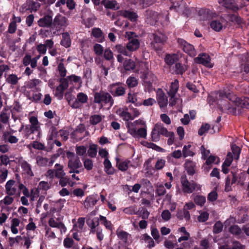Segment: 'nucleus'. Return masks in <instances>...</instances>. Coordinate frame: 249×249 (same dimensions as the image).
<instances>
[{"instance_id": "338daca9", "label": "nucleus", "mask_w": 249, "mask_h": 249, "mask_svg": "<svg viewBox=\"0 0 249 249\" xmlns=\"http://www.w3.org/2000/svg\"><path fill=\"white\" fill-rule=\"evenodd\" d=\"M209 214L206 212H203L198 216L197 220L200 222H205L209 218Z\"/></svg>"}, {"instance_id": "774afa93", "label": "nucleus", "mask_w": 249, "mask_h": 249, "mask_svg": "<svg viewBox=\"0 0 249 249\" xmlns=\"http://www.w3.org/2000/svg\"><path fill=\"white\" fill-rule=\"evenodd\" d=\"M231 249H245V246L242 245L240 242L233 241Z\"/></svg>"}, {"instance_id": "4d7b16f0", "label": "nucleus", "mask_w": 249, "mask_h": 249, "mask_svg": "<svg viewBox=\"0 0 249 249\" xmlns=\"http://www.w3.org/2000/svg\"><path fill=\"white\" fill-rule=\"evenodd\" d=\"M65 90V89L63 88L61 86H57L55 91V96L58 99H62Z\"/></svg>"}, {"instance_id": "9b49d317", "label": "nucleus", "mask_w": 249, "mask_h": 249, "mask_svg": "<svg viewBox=\"0 0 249 249\" xmlns=\"http://www.w3.org/2000/svg\"><path fill=\"white\" fill-rule=\"evenodd\" d=\"M145 22L151 25H155L159 19L160 15L156 11L148 10L144 14Z\"/></svg>"}, {"instance_id": "f704fd0d", "label": "nucleus", "mask_w": 249, "mask_h": 249, "mask_svg": "<svg viewBox=\"0 0 249 249\" xmlns=\"http://www.w3.org/2000/svg\"><path fill=\"white\" fill-rule=\"evenodd\" d=\"M224 19L213 20L210 24L211 27L215 31L219 32L223 28L222 22Z\"/></svg>"}, {"instance_id": "680f3d73", "label": "nucleus", "mask_w": 249, "mask_h": 249, "mask_svg": "<svg viewBox=\"0 0 249 249\" xmlns=\"http://www.w3.org/2000/svg\"><path fill=\"white\" fill-rule=\"evenodd\" d=\"M87 151V148L84 145L76 146V153L78 156H83Z\"/></svg>"}, {"instance_id": "13d9d810", "label": "nucleus", "mask_w": 249, "mask_h": 249, "mask_svg": "<svg viewBox=\"0 0 249 249\" xmlns=\"http://www.w3.org/2000/svg\"><path fill=\"white\" fill-rule=\"evenodd\" d=\"M126 84L129 88H133L138 85V81L134 77H129L126 80Z\"/></svg>"}, {"instance_id": "393cba45", "label": "nucleus", "mask_w": 249, "mask_h": 249, "mask_svg": "<svg viewBox=\"0 0 249 249\" xmlns=\"http://www.w3.org/2000/svg\"><path fill=\"white\" fill-rule=\"evenodd\" d=\"M11 132L6 131L3 133L2 139L5 142H9L10 143H16L18 142V139L15 136L11 135Z\"/></svg>"}, {"instance_id": "7c9ffc66", "label": "nucleus", "mask_w": 249, "mask_h": 249, "mask_svg": "<svg viewBox=\"0 0 249 249\" xmlns=\"http://www.w3.org/2000/svg\"><path fill=\"white\" fill-rule=\"evenodd\" d=\"M62 38L60 42V44L65 48L69 47L71 45V39L70 36L68 33L66 32L62 34Z\"/></svg>"}, {"instance_id": "2f4dec72", "label": "nucleus", "mask_w": 249, "mask_h": 249, "mask_svg": "<svg viewBox=\"0 0 249 249\" xmlns=\"http://www.w3.org/2000/svg\"><path fill=\"white\" fill-rule=\"evenodd\" d=\"M41 82V81L38 79H33L26 83V86L28 89H35L37 91H38L40 89L37 88V86H38Z\"/></svg>"}, {"instance_id": "4c0bfd02", "label": "nucleus", "mask_w": 249, "mask_h": 249, "mask_svg": "<svg viewBox=\"0 0 249 249\" xmlns=\"http://www.w3.org/2000/svg\"><path fill=\"white\" fill-rule=\"evenodd\" d=\"M229 231L235 236H238L242 233V229L237 225H232L230 227Z\"/></svg>"}, {"instance_id": "bf43d9fd", "label": "nucleus", "mask_w": 249, "mask_h": 249, "mask_svg": "<svg viewBox=\"0 0 249 249\" xmlns=\"http://www.w3.org/2000/svg\"><path fill=\"white\" fill-rule=\"evenodd\" d=\"M130 162L129 160H125L121 162L118 165V169L121 171H126L128 168V163Z\"/></svg>"}, {"instance_id": "5fc2aeb1", "label": "nucleus", "mask_w": 249, "mask_h": 249, "mask_svg": "<svg viewBox=\"0 0 249 249\" xmlns=\"http://www.w3.org/2000/svg\"><path fill=\"white\" fill-rule=\"evenodd\" d=\"M49 160L47 158L42 157H37L36 158V163L39 166H45L47 165Z\"/></svg>"}, {"instance_id": "c03bdc74", "label": "nucleus", "mask_w": 249, "mask_h": 249, "mask_svg": "<svg viewBox=\"0 0 249 249\" xmlns=\"http://www.w3.org/2000/svg\"><path fill=\"white\" fill-rule=\"evenodd\" d=\"M124 67L126 71L133 70L135 68V63L131 59H127L125 60Z\"/></svg>"}, {"instance_id": "58836bf2", "label": "nucleus", "mask_w": 249, "mask_h": 249, "mask_svg": "<svg viewBox=\"0 0 249 249\" xmlns=\"http://www.w3.org/2000/svg\"><path fill=\"white\" fill-rule=\"evenodd\" d=\"M55 167L56 168L55 171V177L58 178L64 177L65 176V173L63 170V166L60 165L59 164L56 163L55 165Z\"/></svg>"}, {"instance_id": "a211bd4d", "label": "nucleus", "mask_w": 249, "mask_h": 249, "mask_svg": "<svg viewBox=\"0 0 249 249\" xmlns=\"http://www.w3.org/2000/svg\"><path fill=\"white\" fill-rule=\"evenodd\" d=\"M116 15L117 16H120L127 18L131 21H135L137 18V15L136 13L126 10L118 11L116 12Z\"/></svg>"}, {"instance_id": "473e14b6", "label": "nucleus", "mask_w": 249, "mask_h": 249, "mask_svg": "<svg viewBox=\"0 0 249 249\" xmlns=\"http://www.w3.org/2000/svg\"><path fill=\"white\" fill-rule=\"evenodd\" d=\"M165 62L168 65H172L178 60V55L177 54H168L165 57Z\"/></svg>"}, {"instance_id": "b1692460", "label": "nucleus", "mask_w": 249, "mask_h": 249, "mask_svg": "<svg viewBox=\"0 0 249 249\" xmlns=\"http://www.w3.org/2000/svg\"><path fill=\"white\" fill-rule=\"evenodd\" d=\"M199 15L201 17L202 20H209L213 17V15H215V13H213L212 11L207 9H202L199 11Z\"/></svg>"}, {"instance_id": "a19ab883", "label": "nucleus", "mask_w": 249, "mask_h": 249, "mask_svg": "<svg viewBox=\"0 0 249 249\" xmlns=\"http://www.w3.org/2000/svg\"><path fill=\"white\" fill-rule=\"evenodd\" d=\"M97 145L95 144H92L89 145V149L88 150L89 156L90 158H95L97 155Z\"/></svg>"}, {"instance_id": "dca6fc26", "label": "nucleus", "mask_w": 249, "mask_h": 249, "mask_svg": "<svg viewBox=\"0 0 249 249\" xmlns=\"http://www.w3.org/2000/svg\"><path fill=\"white\" fill-rule=\"evenodd\" d=\"M218 2L222 6L233 12H236L239 9L238 6L234 0H218Z\"/></svg>"}, {"instance_id": "412c9836", "label": "nucleus", "mask_w": 249, "mask_h": 249, "mask_svg": "<svg viewBox=\"0 0 249 249\" xmlns=\"http://www.w3.org/2000/svg\"><path fill=\"white\" fill-rule=\"evenodd\" d=\"M157 99L160 107H164L167 106L168 104L167 98L161 90L157 92Z\"/></svg>"}, {"instance_id": "69168bd1", "label": "nucleus", "mask_w": 249, "mask_h": 249, "mask_svg": "<svg viewBox=\"0 0 249 249\" xmlns=\"http://www.w3.org/2000/svg\"><path fill=\"white\" fill-rule=\"evenodd\" d=\"M93 50L95 53L98 55H102L104 51L103 47L99 44H95L94 45Z\"/></svg>"}, {"instance_id": "f8f14e48", "label": "nucleus", "mask_w": 249, "mask_h": 249, "mask_svg": "<svg viewBox=\"0 0 249 249\" xmlns=\"http://www.w3.org/2000/svg\"><path fill=\"white\" fill-rule=\"evenodd\" d=\"M128 132L134 138H145L147 135L146 129L144 127L137 129L134 127H128Z\"/></svg>"}, {"instance_id": "603ef678", "label": "nucleus", "mask_w": 249, "mask_h": 249, "mask_svg": "<svg viewBox=\"0 0 249 249\" xmlns=\"http://www.w3.org/2000/svg\"><path fill=\"white\" fill-rule=\"evenodd\" d=\"M18 78L16 74H10L6 79V82L12 85H16L18 82Z\"/></svg>"}, {"instance_id": "a18cd8bd", "label": "nucleus", "mask_w": 249, "mask_h": 249, "mask_svg": "<svg viewBox=\"0 0 249 249\" xmlns=\"http://www.w3.org/2000/svg\"><path fill=\"white\" fill-rule=\"evenodd\" d=\"M100 220L102 224H103L106 229L112 230V224L110 221L107 220L106 217L103 215H100Z\"/></svg>"}, {"instance_id": "8fccbe9b", "label": "nucleus", "mask_w": 249, "mask_h": 249, "mask_svg": "<svg viewBox=\"0 0 249 249\" xmlns=\"http://www.w3.org/2000/svg\"><path fill=\"white\" fill-rule=\"evenodd\" d=\"M211 128V125L208 124H203L200 128L198 129V134L202 136L205 132H207Z\"/></svg>"}, {"instance_id": "de8ad7c7", "label": "nucleus", "mask_w": 249, "mask_h": 249, "mask_svg": "<svg viewBox=\"0 0 249 249\" xmlns=\"http://www.w3.org/2000/svg\"><path fill=\"white\" fill-rule=\"evenodd\" d=\"M156 127L159 131L160 135H162L165 137H168V135L171 132L168 131V130L164 127L161 124H156Z\"/></svg>"}, {"instance_id": "f3484780", "label": "nucleus", "mask_w": 249, "mask_h": 249, "mask_svg": "<svg viewBox=\"0 0 249 249\" xmlns=\"http://www.w3.org/2000/svg\"><path fill=\"white\" fill-rule=\"evenodd\" d=\"M52 16L49 15H46L40 18L37 21L39 27L44 28H50L53 25Z\"/></svg>"}, {"instance_id": "c756f323", "label": "nucleus", "mask_w": 249, "mask_h": 249, "mask_svg": "<svg viewBox=\"0 0 249 249\" xmlns=\"http://www.w3.org/2000/svg\"><path fill=\"white\" fill-rule=\"evenodd\" d=\"M21 167L23 171L28 176L32 177L34 176L33 172L32 170L31 165L27 161L24 160L21 163Z\"/></svg>"}, {"instance_id": "49530a36", "label": "nucleus", "mask_w": 249, "mask_h": 249, "mask_svg": "<svg viewBox=\"0 0 249 249\" xmlns=\"http://www.w3.org/2000/svg\"><path fill=\"white\" fill-rule=\"evenodd\" d=\"M99 220L100 218L97 217H95L92 219H88L87 220V224L90 229H95L99 225Z\"/></svg>"}, {"instance_id": "79ce46f5", "label": "nucleus", "mask_w": 249, "mask_h": 249, "mask_svg": "<svg viewBox=\"0 0 249 249\" xmlns=\"http://www.w3.org/2000/svg\"><path fill=\"white\" fill-rule=\"evenodd\" d=\"M194 200L197 205L202 207L206 202V197L201 195H196L195 196Z\"/></svg>"}, {"instance_id": "9d476101", "label": "nucleus", "mask_w": 249, "mask_h": 249, "mask_svg": "<svg viewBox=\"0 0 249 249\" xmlns=\"http://www.w3.org/2000/svg\"><path fill=\"white\" fill-rule=\"evenodd\" d=\"M108 90L114 97L122 96L125 92L123 84L120 82L110 85L108 87Z\"/></svg>"}, {"instance_id": "c9c22d12", "label": "nucleus", "mask_w": 249, "mask_h": 249, "mask_svg": "<svg viewBox=\"0 0 249 249\" xmlns=\"http://www.w3.org/2000/svg\"><path fill=\"white\" fill-rule=\"evenodd\" d=\"M104 170L108 175H112L114 173V169L112 167L111 162L108 159H105L104 161Z\"/></svg>"}, {"instance_id": "bb28decb", "label": "nucleus", "mask_w": 249, "mask_h": 249, "mask_svg": "<svg viewBox=\"0 0 249 249\" xmlns=\"http://www.w3.org/2000/svg\"><path fill=\"white\" fill-rule=\"evenodd\" d=\"M170 98L169 102V107L173 108H181L182 100L179 98H176L175 96H170Z\"/></svg>"}, {"instance_id": "ea45409f", "label": "nucleus", "mask_w": 249, "mask_h": 249, "mask_svg": "<svg viewBox=\"0 0 249 249\" xmlns=\"http://www.w3.org/2000/svg\"><path fill=\"white\" fill-rule=\"evenodd\" d=\"M127 50L126 46H123L121 44L116 45L115 47L114 50L115 51L118 53H120L125 56H128L129 53Z\"/></svg>"}, {"instance_id": "0e129e2a", "label": "nucleus", "mask_w": 249, "mask_h": 249, "mask_svg": "<svg viewBox=\"0 0 249 249\" xmlns=\"http://www.w3.org/2000/svg\"><path fill=\"white\" fill-rule=\"evenodd\" d=\"M102 120L101 116L99 115H94L90 118V123L91 124L95 125L100 123Z\"/></svg>"}, {"instance_id": "052dcab7", "label": "nucleus", "mask_w": 249, "mask_h": 249, "mask_svg": "<svg viewBox=\"0 0 249 249\" xmlns=\"http://www.w3.org/2000/svg\"><path fill=\"white\" fill-rule=\"evenodd\" d=\"M58 70L60 75L62 77H65L66 75L67 70H66V69L64 66V65L63 63L61 62L58 64Z\"/></svg>"}, {"instance_id": "e433bc0d", "label": "nucleus", "mask_w": 249, "mask_h": 249, "mask_svg": "<svg viewBox=\"0 0 249 249\" xmlns=\"http://www.w3.org/2000/svg\"><path fill=\"white\" fill-rule=\"evenodd\" d=\"M174 72L177 74H183L187 69V67L185 65L180 63H177L174 67Z\"/></svg>"}, {"instance_id": "ddd939ff", "label": "nucleus", "mask_w": 249, "mask_h": 249, "mask_svg": "<svg viewBox=\"0 0 249 249\" xmlns=\"http://www.w3.org/2000/svg\"><path fill=\"white\" fill-rule=\"evenodd\" d=\"M53 25L57 30H59L67 25V19L65 17L58 14L53 20Z\"/></svg>"}, {"instance_id": "6ab92c4d", "label": "nucleus", "mask_w": 249, "mask_h": 249, "mask_svg": "<svg viewBox=\"0 0 249 249\" xmlns=\"http://www.w3.org/2000/svg\"><path fill=\"white\" fill-rule=\"evenodd\" d=\"M127 110H117V112L119 111L121 116L123 117V119L125 120L128 121L129 120H133L135 117H138L140 113L138 110H134V112L133 114H131L130 113L127 111Z\"/></svg>"}, {"instance_id": "f03ea898", "label": "nucleus", "mask_w": 249, "mask_h": 249, "mask_svg": "<svg viewBox=\"0 0 249 249\" xmlns=\"http://www.w3.org/2000/svg\"><path fill=\"white\" fill-rule=\"evenodd\" d=\"M181 183L182 186V191L184 194H190L195 191L201 190V187L199 184L194 180L189 181L185 177H181Z\"/></svg>"}, {"instance_id": "2eb2a0df", "label": "nucleus", "mask_w": 249, "mask_h": 249, "mask_svg": "<svg viewBox=\"0 0 249 249\" xmlns=\"http://www.w3.org/2000/svg\"><path fill=\"white\" fill-rule=\"evenodd\" d=\"M143 76L145 86L149 90H150L152 87V83H156L157 81V77L151 71L144 73Z\"/></svg>"}, {"instance_id": "1a4fd4ad", "label": "nucleus", "mask_w": 249, "mask_h": 249, "mask_svg": "<svg viewBox=\"0 0 249 249\" xmlns=\"http://www.w3.org/2000/svg\"><path fill=\"white\" fill-rule=\"evenodd\" d=\"M68 167L69 169V173L79 174L84 171L83 165L80 159L76 156L75 160L68 161Z\"/></svg>"}, {"instance_id": "f257e3e1", "label": "nucleus", "mask_w": 249, "mask_h": 249, "mask_svg": "<svg viewBox=\"0 0 249 249\" xmlns=\"http://www.w3.org/2000/svg\"><path fill=\"white\" fill-rule=\"evenodd\" d=\"M230 101L236 107L244 109H249V99L237 97L230 93H227L225 90H219L212 92L207 98L208 103L211 107L219 109L226 108Z\"/></svg>"}, {"instance_id": "20e7f679", "label": "nucleus", "mask_w": 249, "mask_h": 249, "mask_svg": "<svg viewBox=\"0 0 249 249\" xmlns=\"http://www.w3.org/2000/svg\"><path fill=\"white\" fill-rule=\"evenodd\" d=\"M153 40L151 45L156 51H161L162 46L167 40V37L160 32H156L151 35Z\"/></svg>"}, {"instance_id": "4468645a", "label": "nucleus", "mask_w": 249, "mask_h": 249, "mask_svg": "<svg viewBox=\"0 0 249 249\" xmlns=\"http://www.w3.org/2000/svg\"><path fill=\"white\" fill-rule=\"evenodd\" d=\"M210 57L209 55L205 53H200L197 57L195 58V63L201 64L203 65L211 68L213 67L210 63Z\"/></svg>"}, {"instance_id": "72a5a7b5", "label": "nucleus", "mask_w": 249, "mask_h": 249, "mask_svg": "<svg viewBox=\"0 0 249 249\" xmlns=\"http://www.w3.org/2000/svg\"><path fill=\"white\" fill-rule=\"evenodd\" d=\"M85 224V218L79 217L78 219L77 223L74 224L73 226L72 231L81 232Z\"/></svg>"}, {"instance_id": "39448f33", "label": "nucleus", "mask_w": 249, "mask_h": 249, "mask_svg": "<svg viewBox=\"0 0 249 249\" xmlns=\"http://www.w3.org/2000/svg\"><path fill=\"white\" fill-rule=\"evenodd\" d=\"M172 5L170 9H174L178 13L188 17L191 14L190 8L183 0H172Z\"/></svg>"}, {"instance_id": "423d86ee", "label": "nucleus", "mask_w": 249, "mask_h": 249, "mask_svg": "<svg viewBox=\"0 0 249 249\" xmlns=\"http://www.w3.org/2000/svg\"><path fill=\"white\" fill-rule=\"evenodd\" d=\"M177 41L179 47L188 55L193 57L196 55V51L192 44L182 38H178Z\"/></svg>"}, {"instance_id": "4be33fe9", "label": "nucleus", "mask_w": 249, "mask_h": 249, "mask_svg": "<svg viewBox=\"0 0 249 249\" xmlns=\"http://www.w3.org/2000/svg\"><path fill=\"white\" fill-rule=\"evenodd\" d=\"M184 167L189 175L193 176L195 174L196 164L193 161L187 160L184 163Z\"/></svg>"}, {"instance_id": "864d4df0", "label": "nucleus", "mask_w": 249, "mask_h": 249, "mask_svg": "<svg viewBox=\"0 0 249 249\" xmlns=\"http://www.w3.org/2000/svg\"><path fill=\"white\" fill-rule=\"evenodd\" d=\"M17 187L19 191L22 192L25 196L29 197L30 196L28 188L23 184L19 183Z\"/></svg>"}, {"instance_id": "3c124183", "label": "nucleus", "mask_w": 249, "mask_h": 249, "mask_svg": "<svg viewBox=\"0 0 249 249\" xmlns=\"http://www.w3.org/2000/svg\"><path fill=\"white\" fill-rule=\"evenodd\" d=\"M191 147L190 144L187 145H185L184 146L182 150V155L184 158L188 156H193L194 155L193 152L190 151L189 148Z\"/></svg>"}, {"instance_id": "a878e982", "label": "nucleus", "mask_w": 249, "mask_h": 249, "mask_svg": "<svg viewBox=\"0 0 249 249\" xmlns=\"http://www.w3.org/2000/svg\"><path fill=\"white\" fill-rule=\"evenodd\" d=\"M99 198H95L94 196H89L87 197L84 201V207L86 209H89L97 203Z\"/></svg>"}, {"instance_id": "aec40b11", "label": "nucleus", "mask_w": 249, "mask_h": 249, "mask_svg": "<svg viewBox=\"0 0 249 249\" xmlns=\"http://www.w3.org/2000/svg\"><path fill=\"white\" fill-rule=\"evenodd\" d=\"M40 129V127L31 126L30 124L26 125L24 130V137L28 139L32 134H39Z\"/></svg>"}, {"instance_id": "5701e85b", "label": "nucleus", "mask_w": 249, "mask_h": 249, "mask_svg": "<svg viewBox=\"0 0 249 249\" xmlns=\"http://www.w3.org/2000/svg\"><path fill=\"white\" fill-rule=\"evenodd\" d=\"M176 216L179 220L185 218L186 221H188L190 219V213L185 207L177 211Z\"/></svg>"}, {"instance_id": "09e8293b", "label": "nucleus", "mask_w": 249, "mask_h": 249, "mask_svg": "<svg viewBox=\"0 0 249 249\" xmlns=\"http://www.w3.org/2000/svg\"><path fill=\"white\" fill-rule=\"evenodd\" d=\"M223 225L221 222L217 221L214 225L213 227V232L215 234L220 233L223 230Z\"/></svg>"}, {"instance_id": "7ed1b4c3", "label": "nucleus", "mask_w": 249, "mask_h": 249, "mask_svg": "<svg viewBox=\"0 0 249 249\" xmlns=\"http://www.w3.org/2000/svg\"><path fill=\"white\" fill-rule=\"evenodd\" d=\"M125 37L128 41L126 44V48L128 51L134 52L139 49L140 46V43L137 38V36L134 32H126Z\"/></svg>"}, {"instance_id": "37998d69", "label": "nucleus", "mask_w": 249, "mask_h": 249, "mask_svg": "<svg viewBox=\"0 0 249 249\" xmlns=\"http://www.w3.org/2000/svg\"><path fill=\"white\" fill-rule=\"evenodd\" d=\"M160 132L158 130L157 128L156 127V125L155 124L151 132L152 141L155 142L159 141L160 139Z\"/></svg>"}, {"instance_id": "e2e57ef3", "label": "nucleus", "mask_w": 249, "mask_h": 249, "mask_svg": "<svg viewBox=\"0 0 249 249\" xmlns=\"http://www.w3.org/2000/svg\"><path fill=\"white\" fill-rule=\"evenodd\" d=\"M102 3L104 4L106 7L110 9L114 8L117 4V2L115 0L107 1L106 0H102Z\"/></svg>"}, {"instance_id": "6e6552de", "label": "nucleus", "mask_w": 249, "mask_h": 249, "mask_svg": "<svg viewBox=\"0 0 249 249\" xmlns=\"http://www.w3.org/2000/svg\"><path fill=\"white\" fill-rule=\"evenodd\" d=\"M40 4L34 0H27L19 8L20 12L24 13L27 11L30 12H36L40 7Z\"/></svg>"}, {"instance_id": "0eeeda50", "label": "nucleus", "mask_w": 249, "mask_h": 249, "mask_svg": "<svg viewBox=\"0 0 249 249\" xmlns=\"http://www.w3.org/2000/svg\"><path fill=\"white\" fill-rule=\"evenodd\" d=\"M94 102L99 104L108 103L109 107L108 108L111 107L114 103L112 96L109 93L104 92H96L94 94Z\"/></svg>"}, {"instance_id": "c85d7f7f", "label": "nucleus", "mask_w": 249, "mask_h": 249, "mask_svg": "<svg viewBox=\"0 0 249 249\" xmlns=\"http://www.w3.org/2000/svg\"><path fill=\"white\" fill-rule=\"evenodd\" d=\"M91 35L97 39V41L102 42L104 40V36L102 30L99 28H93L91 31Z\"/></svg>"}, {"instance_id": "6e6d98bb", "label": "nucleus", "mask_w": 249, "mask_h": 249, "mask_svg": "<svg viewBox=\"0 0 249 249\" xmlns=\"http://www.w3.org/2000/svg\"><path fill=\"white\" fill-rule=\"evenodd\" d=\"M50 131V134L48 136L49 140H53L54 139L57 137L59 134V131H57V129L55 127L52 126L51 128Z\"/></svg>"}, {"instance_id": "cd10ccee", "label": "nucleus", "mask_w": 249, "mask_h": 249, "mask_svg": "<svg viewBox=\"0 0 249 249\" xmlns=\"http://www.w3.org/2000/svg\"><path fill=\"white\" fill-rule=\"evenodd\" d=\"M179 88V82L178 80L175 79L171 83L170 88L168 91L169 96H175Z\"/></svg>"}]
</instances>
